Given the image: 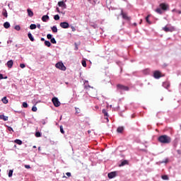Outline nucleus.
<instances>
[{
    "label": "nucleus",
    "instance_id": "nucleus-21",
    "mask_svg": "<svg viewBox=\"0 0 181 181\" xmlns=\"http://www.w3.org/2000/svg\"><path fill=\"white\" fill-rule=\"evenodd\" d=\"M53 33H57V27L56 25H54L53 27L51 28Z\"/></svg>",
    "mask_w": 181,
    "mask_h": 181
},
{
    "label": "nucleus",
    "instance_id": "nucleus-43",
    "mask_svg": "<svg viewBox=\"0 0 181 181\" xmlns=\"http://www.w3.org/2000/svg\"><path fill=\"white\" fill-rule=\"evenodd\" d=\"M8 130L10 132L12 131L13 132V129H12V127H8Z\"/></svg>",
    "mask_w": 181,
    "mask_h": 181
},
{
    "label": "nucleus",
    "instance_id": "nucleus-46",
    "mask_svg": "<svg viewBox=\"0 0 181 181\" xmlns=\"http://www.w3.org/2000/svg\"><path fill=\"white\" fill-rule=\"evenodd\" d=\"M4 79V75L0 74V80H2Z\"/></svg>",
    "mask_w": 181,
    "mask_h": 181
},
{
    "label": "nucleus",
    "instance_id": "nucleus-2",
    "mask_svg": "<svg viewBox=\"0 0 181 181\" xmlns=\"http://www.w3.org/2000/svg\"><path fill=\"white\" fill-rule=\"evenodd\" d=\"M158 142H160V144H170V142H172V138H170V136L164 134V135H161L158 138Z\"/></svg>",
    "mask_w": 181,
    "mask_h": 181
},
{
    "label": "nucleus",
    "instance_id": "nucleus-28",
    "mask_svg": "<svg viewBox=\"0 0 181 181\" xmlns=\"http://www.w3.org/2000/svg\"><path fill=\"white\" fill-rule=\"evenodd\" d=\"M13 175V170H10L8 172V177H12Z\"/></svg>",
    "mask_w": 181,
    "mask_h": 181
},
{
    "label": "nucleus",
    "instance_id": "nucleus-22",
    "mask_svg": "<svg viewBox=\"0 0 181 181\" xmlns=\"http://www.w3.org/2000/svg\"><path fill=\"white\" fill-rule=\"evenodd\" d=\"M151 17V15H148L146 17V21L147 22V23H148L149 25H151L152 23V22H151V21H149V18Z\"/></svg>",
    "mask_w": 181,
    "mask_h": 181
},
{
    "label": "nucleus",
    "instance_id": "nucleus-55",
    "mask_svg": "<svg viewBox=\"0 0 181 181\" xmlns=\"http://www.w3.org/2000/svg\"><path fill=\"white\" fill-rule=\"evenodd\" d=\"M33 148H36V146H34Z\"/></svg>",
    "mask_w": 181,
    "mask_h": 181
},
{
    "label": "nucleus",
    "instance_id": "nucleus-13",
    "mask_svg": "<svg viewBox=\"0 0 181 181\" xmlns=\"http://www.w3.org/2000/svg\"><path fill=\"white\" fill-rule=\"evenodd\" d=\"M58 5L59 6H60L61 8H66V4H64V1H59L58 2Z\"/></svg>",
    "mask_w": 181,
    "mask_h": 181
},
{
    "label": "nucleus",
    "instance_id": "nucleus-18",
    "mask_svg": "<svg viewBox=\"0 0 181 181\" xmlns=\"http://www.w3.org/2000/svg\"><path fill=\"white\" fill-rule=\"evenodd\" d=\"M28 37L31 40V42H35V38H33V36L32 35V33H28Z\"/></svg>",
    "mask_w": 181,
    "mask_h": 181
},
{
    "label": "nucleus",
    "instance_id": "nucleus-58",
    "mask_svg": "<svg viewBox=\"0 0 181 181\" xmlns=\"http://www.w3.org/2000/svg\"><path fill=\"white\" fill-rule=\"evenodd\" d=\"M0 172H1V169H0Z\"/></svg>",
    "mask_w": 181,
    "mask_h": 181
},
{
    "label": "nucleus",
    "instance_id": "nucleus-24",
    "mask_svg": "<svg viewBox=\"0 0 181 181\" xmlns=\"http://www.w3.org/2000/svg\"><path fill=\"white\" fill-rule=\"evenodd\" d=\"M2 15L4 16L5 18H8V12L6 10H3Z\"/></svg>",
    "mask_w": 181,
    "mask_h": 181
},
{
    "label": "nucleus",
    "instance_id": "nucleus-16",
    "mask_svg": "<svg viewBox=\"0 0 181 181\" xmlns=\"http://www.w3.org/2000/svg\"><path fill=\"white\" fill-rule=\"evenodd\" d=\"M28 12V16H30V18H32L33 16V11H32V10H30V8H28L27 10Z\"/></svg>",
    "mask_w": 181,
    "mask_h": 181
},
{
    "label": "nucleus",
    "instance_id": "nucleus-51",
    "mask_svg": "<svg viewBox=\"0 0 181 181\" xmlns=\"http://www.w3.org/2000/svg\"><path fill=\"white\" fill-rule=\"evenodd\" d=\"M142 23V19L140 20V25Z\"/></svg>",
    "mask_w": 181,
    "mask_h": 181
},
{
    "label": "nucleus",
    "instance_id": "nucleus-35",
    "mask_svg": "<svg viewBox=\"0 0 181 181\" xmlns=\"http://www.w3.org/2000/svg\"><path fill=\"white\" fill-rule=\"evenodd\" d=\"M23 107L24 108H28V103H27L26 102H23Z\"/></svg>",
    "mask_w": 181,
    "mask_h": 181
},
{
    "label": "nucleus",
    "instance_id": "nucleus-14",
    "mask_svg": "<svg viewBox=\"0 0 181 181\" xmlns=\"http://www.w3.org/2000/svg\"><path fill=\"white\" fill-rule=\"evenodd\" d=\"M42 22H47L49 21V16L45 15L42 17Z\"/></svg>",
    "mask_w": 181,
    "mask_h": 181
},
{
    "label": "nucleus",
    "instance_id": "nucleus-1",
    "mask_svg": "<svg viewBox=\"0 0 181 181\" xmlns=\"http://www.w3.org/2000/svg\"><path fill=\"white\" fill-rule=\"evenodd\" d=\"M169 9V4L161 3L159 4V8H157L156 9V12L158 13L159 15H162L163 13V11L166 12Z\"/></svg>",
    "mask_w": 181,
    "mask_h": 181
},
{
    "label": "nucleus",
    "instance_id": "nucleus-20",
    "mask_svg": "<svg viewBox=\"0 0 181 181\" xmlns=\"http://www.w3.org/2000/svg\"><path fill=\"white\" fill-rule=\"evenodd\" d=\"M124 131V127H119L117 129V132L119 133V134H122Z\"/></svg>",
    "mask_w": 181,
    "mask_h": 181
},
{
    "label": "nucleus",
    "instance_id": "nucleus-38",
    "mask_svg": "<svg viewBox=\"0 0 181 181\" xmlns=\"http://www.w3.org/2000/svg\"><path fill=\"white\" fill-rule=\"evenodd\" d=\"M59 128H60L61 134H64V130L63 129V126H60Z\"/></svg>",
    "mask_w": 181,
    "mask_h": 181
},
{
    "label": "nucleus",
    "instance_id": "nucleus-48",
    "mask_svg": "<svg viewBox=\"0 0 181 181\" xmlns=\"http://www.w3.org/2000/svg\"><path fill=\"white\" fill-rule=\"evenodd\" d=\"M37 28H38V29H40V24H37Z\"/></svg>",
    "mask_w": 181,
    "mask_h": 181
},
{
    "label": "nucleus",
    "instance_id": "nucleus-36",
    "mask_svg": "<svg viewBox=\"0 0 181 181\" xmlns=\"http://www.w3.org/2000/svg\"><path fill=\"white\" fill-rule=\"evenodd\" d=\"M32 111H33V112H36V111H37V107H36L35 106H33L32 107Z\"/></svg>",
    "mask_w": 181,
    "mask_h": 181
},
{
    "label": "nucleus",
    "instance_id": "nucleus-44",
    "mask_svg": "<svg viewBox=\"0 0 181 181\" xmlns=\"http://www.w3.org/2000/svg\"><path fill=\"white\" fill-rule=\"evenodd\" d=\"M66 176H68V177H70V176H71V173H66Z\"/></svg>",
    "mask_w": 181,
    "mask_h": 181
},
{
    "label": "nucleus",
    "instance_id": "nucleus-53",
    "mask_svg": "<svg viewBox=\"0 0 181 181\" xmlns=\"http://www.w3.org/2000/svg\"><path fill=\"white\" fill-rule=\"evenodd\" d=\"M4 78L6 79V78H8V76L4 77Z\"/></svg>",
    "mask_w": 181,
    "mask_h": 181
},
{
    "label": "nucleus",
    "instance_id": "nucleus-6",
    "mask_svg": "<svg viewBox=\"0 0 181 181\" xmlns=\"http://www.w3.org/2000/svg\"><path fill=\"white\" fill-rule=\"evenodd\" d=\"M121 16L125 21H129L131 19V17L128 16V14L122 10L121 11Z\"/></svg>",
    "mask_w": 181,
    "mask_h": 181
},
{
    "label": "nucleus",
    "instance_id": "nucleus-52",
    "mask_svg": "<svg viewBox=\"0 0 181 181\" xmlns=\"http://www.w3.org/2000/svg\"><path fill=\"white\" fill-rule=\"evenodd\" d=\"M134 26H136V23H134Z\"/></svg>",
    "mask_w": 181,
    "mask_h": 181
},
{
    "label": "nucleus",
    "instance_id": "nucleus-7",
    "mask_svg": "<svg viewBox=\"0 0 181 181\" xmlns=\"http://www.w3.org/2000/svg\"><path fill=\"white\" fill-rule=\"evenodd\" d=\"M117 176V172H111L107 174V177H109V179H114V177H115Z\"/></svg>",
    "mask_w": 181,
    "mask_h": 181
},
{
    "label": "nucleus",
    "instance_id": "nucleus-31",
    "mask_svg": "<svg viewBox=\"0 0 181 181\" xmlns=\"http://www.w3.org/2000/svg\"><path fill=\"white\" fill-rule=\"evenodd\" d=\"M51 43H52L53 45H56V43H57V42H56V39H54V37L51 39Z\"/></svg>",
    "mask_w": 181,
    "mask_h": 181
},
{
    "label": "nucleus",
    "instance_id": "nucleus-25",
    "mask_svg": "<svg viewBox=\"0 0 181 181\" xmlns=\"http://www.w3.org/2000/svg\"><path fill=\"white\" fill-rule=\"evenodd\" d=\"M15 144H17L18 145H22V141L20 139H16L14 141Z\"/></svg>",
    "mask_w": 181,
    "mask_h": 181
},
{
    "label": "nucleus",
    "instance_id": "nucleus-40",
    "mask_svg": "<svg viewBox=\"0 0 181 181\" xmlns=\"http://www.w3.org/2000/svg\"><path fill=\"white\" fill-rule=\"evenodd\" d=\"M20 67H21V69H25V67H26V65H25V64H20Z\"/></svg>",
    "mask_w": 181,
    "mask_h": 181
},
{
    "label": "nucleus",
    "instance_id": "nucleus-5",
    "mask_svg": "<svg viewBox=\"0 0 181 181\" xmlns=\"http://www.w3.org/2000/svg\"><path fill=\"white\" fill-rule=\"evenodd\" d=\"M52 101L54 105V107H60V101H59V99L57 98H53L52 99Z\"/></svg>",
    "mask_w": 181,
    "mask_h": 181
},
{
    "label": "nucleus",
    "instance_id": "nucleus-11",
    "mask_svg": "<svg viewBox=\"0 0 181 181\" xmlns=\"http://www.w3.org/2000/svg\"><path fill=\"white\" fill-rule=\"evenodd\" d=\"M163 30H164V32H173V30H175V28H169L165 26L163 28Z\"/></svg>",
    "mask_w": 181,
    "mask_h": 181
},
{
    "label": "nucleus",
    "instance_id": "nucleus-17",
    "mask_svg": "<svg viewBox=\"0 0 181 181\" xmlns=\"http://www.w3.org/2000/svg\"><path fill=\"white\" fill-rule=\"evenodd\" d=\"M4 27L5 29H9V28H11V24L8 22H5L4 23Z\"/></svg>",
    "mask_w": 181,
    "mask_h": 181
},
{
    "label": "nucleus",
    "instance_id": "nucleus-57",
    "mask_svg": "<svg viewBox=\"0 0 181 181\" xmlns=\"http://www.w3.org/2000/svg\"><path fill=\"white\" fill-rule=\"evenodd\" d=\"M66 84H69V83L66 82Z\"/></svg>",
    "mask_w": 181,
    "mask_h": 181
},
{
    "label": "nucleus",
    "instance_id": "nucleus-23",
    "mask_svg": "<svg viewBox=\"0 0 181 181\" xmlns=\"http://www.w3.org/2000/svg\"><path fill=\"white\" fill-rule=\"evenodd\" d=\"M1 101L4 104H8V99L6 98V97H4L2 99H1Z\"/></svg>",
    "mask_w": 181,
    "mask_h": 181
},
{
    "label": "nucleus",
    "instance_id": "nucleus-33",
    "mask_svg": "<svg viewBox=\"0 0 181 181\" xmlns=\"http://www.w3.org/2000/svg\"><path fill=\"white\" fill-rule=\"evenodd\" d=\"M81 63L83 67H87V63L86 62L85 60H83Z\"/></svg>",
    "mask_w": 181,
    "mask_h": 181
},
{
    "label": "nucleus",
    "instance_id": "nucleus-49",
    "mask_svg": "<svg viewBox=\"0 0 181 181\" xmlns=\"http://www.w3.org/2000/svg\"><path fill=\"white\" fill-rule=\"evenodd\" d=\"M41 42H45V38L42 37L41 38Z\"/></svg>",
    "mask_w": 181,
    "mask_h": 181
},
{
    "label": "nucleus",
    "instance_id": "nucleus-4",
    "mask_svg": "<svg viewBox=\"0 0 181 181\" xmlns=\"http://www.w3.org/2000/svg\"><path fill=\"white\" fill-rule=\"evenodd\" d=\"M55 67L57 69H59V70H62V71H66V67L64 66V64H62V62L57 63Z\"/></svg>",
    "mask_w": 181,
    "mask_h": 181
},
{
    "label": "nucleus",
    "instance_id": "nucleus-42",
    "mask_svg": "<svg viewBox=\"0 0 181 181\" xmlns=\"http://www.w3.org/2000/svg\"><path fill=\"white\" fill-rule=\"evenodd\" d=\"M72 32H76V28L74 26L71 27Z\"/></svg>",
    "mask_w": 181,
    "mask_h": 181
},
{
    "label": "nucleus",
    "instance_id": "nucleus-26",
    "mask_svg": "<svg viewBox=\"0 0 181 181\" xmlns=\"http://www.w3.org/2000/svg\"><path fill=\"white\" fill-rule=\"evenodd\" d=\"M45 46H47V47H50V46H52V44L50 43L49 41H45Z\"/></svg>",
    "mask_w": 181,
    "mask_h": 181
},
{
    "label": "nucleus",
    "instance_id": "nucleus-37",
    "mask_svg": "<svg viewBox=\"0 0 181 181\" xmlns=\"http://www.w3.org/2000/svg\"><path fill=\"white\" fill-rule=\"evenodd\" d=\"M14 29H15L16 30H21V26H19V25H16V26L14 27Z\"/></svg>",
    "mask_w": 181,
    "mask_h": 181
},
{
    "label": "nucleus",
    "instance_id": "nucleus-9",
    "mask_svg": "<svg viewBox=\"0 0 181 181\" xmlns=\"http://www.w3.org/2000/svg\"><path fill=\"white\" fill-rule=\"evenodd\" d=\"M103 114L104 115L105 117V119H106L107 122H110V119H108V112H107V110H105V109H103L102 110Z\"/></svg>",
    "mask_w": 181,
    "mask_h": 181
},
{
    "label": "nucleus",
    "instance_id": "nucleus-8",
    "mask_svg": "<svg viewBox=\"0 0 181 181\" xmlns=\"http://www.w3.org/2000/svg\"><path fill=\"white\" fill-rule=\"evenodd\" d=\"M59 25L62 28V29H67L69 26V23L67 22L60 23Z\"/></svg>",
    "mask_w": 181,
    "mask_h": 181
},
{
    "label": "nucleus",
    "instance_id": "nucleus-3",
    "mask_svg": "<svg viewBox=\"0 0 181 181\" xmlns=\"http://www.w3.org/2000/svg\"><path fill=\"white\" fill-rule=\"evenodd\" d=\"M117 90H120L122 91H129V87L125 86L122 84H117Z\"/></svg>",
    "mask_w": 181,
    "mask_h": 181
},
{
    "label": "nucleus",
    "instance_id": "nucleus-29",
    "mask_svg": "<svg viewBox=\"0 0 181 181\" xmlns=\"http://www.w3.org/2000/svg\"><path fill=\"white\" fill-rule=\"evenodd\" d=\"M30 29H31V30H33V29H36V25L35 24H31L30 25Z\"/></svg>",
    "mask_w": 181,
    "mask_h": 181
},
{
    "label": "nucleus",
    "instance_id": "nucleus-45",
    "mask_svg": "<svg viewBox=\"0 0 181 181\" xmlns=\"http://www.w3.org/2000/svg\"><path fill=\"white\" fill-rule=\"evenodd\" d=\"M25 169H30V165H25Z\"/></svg>",
    "mask_w": 181,
    "mask_h": 181
},
{
    "label": "nucleus",
    "instance_id": "nucleus-54",
    "mask_svg": "<svg viewBox=\"0 0 181 181\" xmlns=\"http://www.w3.org/2000/svg\"><path fill=\"white\" fill-rule=\"evenodd\" d=\"M38 151H40V147L38 148Z\"/></svg>",
    "mask_w": 181,
    "mask_h": 181
},
{
    "label": "nucleus",
    "instance_id": "nucleus-19",
    "mask_svg": "<svg viewBox=\"0 0 181 181\" xmlns=\"http://www.w3.org/2000/svg\"><path fill=\"white\" fill-rule=\"evenodd\" d=\"M0 119H3V121H8V117L4 115H0Z\"/></svg>",
    "mask_w": 181,
    "mask_h": 181
},
{
    "label": "nucleus",
    "instance_id": "nucleus-47",
    "mask_svg": "<svg viewBox=\"0 0 181 181\" xmlns=\"http://www.w3.org/2000/svg\"><path fill=\"white\" fill-rule=\"evenodd\" d=\"M168 162H169V160L167 158L165 161H164V163H168Z\"/></svg>",
    "mask_w": 181,
    "mask_h": 181
},
{
    "label": "nucleus",
    "instance_id": "nucleus-27",
    "mask_svg": "<svg viewBox=\"0 0 181 181\" xmlns=\"http://www.w3.org/2000/svg\"><path fill=\"white\" fill-rule=\"evenodd\" d=\"M162 179L163 180H169V177L168 176V175H162Z\"/></svg>",
    "mask_w": 181,
    "mask_h": 181
},
{
    "label": "nucleus",
    "instance_id": "nucleus-56",
    "mask_svg": "<svg viewBox=\"0 0 181 181\" xmlns=\"http://www.w3.org/2000/svg\"><path fill=\"white\" fill-rule=\"evenodd\" d=\"M91 0H88V2H90Z\"/></svg>",
    "mask_w": 181,
    "mask_h": 181
},
{
    "label": "nucleus",
    "instance_id": "nucleus-12",
    "mask_svg": "<svg viewBox=\"0 0 181 181\" xmlns=\"http://www.w3.org/2000/svg\"><path fill=\"white\" fill-rule=\"evenodd\" d=\"M6 65H7V67H8V69H12V66H13V60L8 61Z\"/></svg>",
    "mask_w": 181,
    "mask_h": 181
},
{
    "label": "nucleus",
    "instance_id": "nucleus-32",
    "mask_svg": "<svg viewBox=\"0 0 181 181\" xmlns=\"http://www.w3.org/2000/svg\"><path fill=\"white\" fill-rule=\"evenodd\" d=\"M35 136H36L37 138H40V136H42V134H41L39 132H37L35 133Z\"/></svg>",
    "mask_w": 181,
    "mask_h": 181
},
{
    "label": "nucleus",
    "instance_id": "nucleus-34",
    "mask_svg": "<svg viewBox=\"0 0 181 181\" xmlns=\"http://www.w3.org/2000/svg\"><path fill=\"white\" fill-rule=\"evenodd\" d=\"M173 12H176V13H179V14L181 13V11L180 10H176V8H174L173 10Z\"/></svg>",
    "mask_w": 181,
    "mask_h": 181
},
{
    "label": "nucleus",
    "instance_id": "nucleus-50",
    "mask_svg": "<svg viewBox=\"0 0 181 181\" xmlns=\"http://www.w3.org/2000/svg\"><path fill=\"white\" fill-rule=\"evenodd\" d=\"M57 12H60V10L59 9L58 7L57 8Z\"/></svg>",
    "mask_w": 181,
    "mask_h": 181
},
{
    "label": "nucleus",
    "instance_id": "nucleus-10",
    "mask_svg": "<svg viewBox=\"0 0 181 181\" xmlns=\"http://www.w3.org/2000/svg\"><path fill=\"white\" fill-rule=\"evenodd\" d=\"M153 77H154V78H160L161 76H160V73L159 72V71H154Z\"/></svg>",
    "mask_w": 181,
    "mask_h": 181
},
{
    "label": "nucleus",
    "instance_id": "nucleus-39",
    "mask_svg": "<svg viewBox=\"0 0 181 181\" xmlns=\"http://www.w3.org/2000/svg\"><path fill=\"white\" fill-rule=\"evenodd\" d=\"M47 39H50V40H52V34H48V35H47Z\"/></svg>",
    "mask_w": 181,
    "mask_h": 181
},
{
    "label": "nucleus",
    "instance_id": "nucleus-30",
    "mask_svg": "<svg viewBox=\"0 0 181 181\" xmlns=\"http://www.w3.org/2000/svg\"><path fill=\"white\" fill-rule=\"evenodd\" d=\"M54 21H59L60 19V16H59V14H57L54 16Z\"/></svg>",
    "mask_w": 181,
    "mask_h": 181
},
{
    "label": "nucleus",
    "instance_id": "nucleus-41",
    "mask_svg": "<svg viewBox=\"0 0 181 181\" xmlns=\"http://www.w3.org/2000/svg\"><path fill=\"white\" fill-rule=\"evenodd\" d=\"M76 110V114H80V109L75 107Z\"/></svg>",
    "mask_w": 181,
    "mask_h": 181
},
{
    "label": "nucleus",
    "instance_id": "nucleus-15",
    "mask_svg": "<svg viewBox=\"0 0 181 181\" xmlns=\"http://www.w3.org/2000/svg\"><path fill=\"white\" fill-rule=\"evenodd\" d=\"M125 165H128V160H127L122 161V163L119 165V168H121L122 166H125Z\"/></svg>",
    "mask_w": 181,
    "mask_h": 181
}]
</instances>
